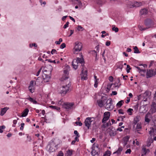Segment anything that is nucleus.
I'll list each match as a JSON object with an SVG mask.
<instances>
[{
    "mask_svg": "<svg viewBox=\"0 0 156 156\" xmlns=\"http://www.w3.org/2000/svg\"><path fill=\"white\" fill-rule=\"evenodd\" d=\"M144 24L146 26V27H143V26L141 25H138V27L140 30H145L147 29L152 28L154 25V22L151 19L147 18L144 20Z\"/></svg>",
    "mask_w": 156,
    "mask_h": 156,
    "instance_id": "1",
    "label": "nucleus"
},
{
    "mask_svg": "<svg viewBox=\"0 0 156 156\" xmlns=\"http://www.w3.org/2000/svg\"><path fill=\"white\" fill-rule=\"evenodd\" d=\"M105 105V108L109 111H111L114 108V106L112 103V100L111 98L107 99Z\"/></svg>",
    "mask_w": 156,
    "mask_h": 156,
    "instance_id": "2",
    "label": "nucleus"
},
{
    "mask_svg": "<svg viewBox=\"0 0 156 156\" xmlns=\"http://www.w3.org/2000/svg\"><path fill=\"white\" fill-rule=\"evenodd\" d=\"M82 48V44L80 42H76L75 43L74 53L77 54L80 51Z\"/></svg>",
    "mask_w": 156,
    "mask_h": 156,
    "instance_id": "3",
    "label": "nucleus"
},
{
    "mask_svg": "<svg viewBox=\"0 0 156 156\" xmlns=\"http://www.w3.org/2000/svg\"><path fill=\"white\" fill-rule=\"evenodd\" d=\"M70 86L69 84L66 86H63L60 88V93L62 96L65 95L69 90V87Z\"/></svg>",
    "mask_w": 156,
    "mask_h": 156,
    "instance_id": "4",
    "label": "nucleus"
},
{
    "mask_svg": "<svg viewBox=\"0 0 156 156\" xmlns=\"http://www.w3.org/2000/svg\"><path fill=\"white\" fill-rule=\"evenodd\" d=\"M142 3L140 2L136 1L130 2L128 4V7L130 8H136L141 6Z\"/></svg>",
    "mask_w": 156,
    "mask_h": 156,
    "instance_id": "5",
    "label": "nucleus"
},
{
    "mask_svg": "<svg viewBox=\"0 0 156 156\" xmlns=\"http://www.w3.org/2000/svg\"><path fill=\"white\" fill-rule=\"evenodd\" d=\"M107 99L106 97L103 96L101 99L97 100V102L98 106L101 108L103 107L105 105Z\"/></svg>",
    "mask_w": 156,
    "mask_h": 156,
    "instance_id": "6",
    "label": "nucleus"
},
{
    "mask_svg": "<svg viewBox=\"0 0 156 156\" xmlns=\"http://www.w3.org/2000/svg\"><path fill=\"white\" fill-rule=\"evenodd\" d=\"M73 103H64L63 105V108L69 110L73 108V106L74 105Z\"/></svg>",
    "mask_w": 156,
    "mask_h": 156,
    "instance_id": "7",
    "label": "nucleus"
},
{
    "mask_svg": "<svg viewBox=\"0 0 156 156\" xmlns=\"http://www.w3.org/2000/svg\"><path fill=\"white\" fill-rule=\"evenodd\" d=\"M156 74V73L154 70L152 69H147L146 73V77L147 78H148L152 77Z\"/></svg>",
    "mask_w": 156,
    "mask_h": 156,
    "instance_id": "8",
    "label": "nucleus"
},
{
    "mask_svg": "<svg viewBox=\"0 0 156 156\" xmlns=\"http://www.w3.org/2000/svg\"><path fill=\"white\" fill-rule=\"evenodd\" d=\"M91 118L87 117L86 118L84 121L85 125L88 129H89L90 126L91 125V123L92 121H91Z\"/></svg>",
    "mask_w": 156,
    "mask_h": 156,
    "instance_id": "9",
    "label": "nucleus"
},
{
    "mask_svg": "<svg viewBox=\"0 0 156 156\" xmlns=\"http://www.w3.org/2000/svg\"><path fill=\"white\" fill-rule=\"evenodd\" d=\"M110 116V112H105L104 114V118L102 120V122L105 123V122L108 120Z\"/></svg>",
    "mask_w": 156,
    "mask_h": 156,
    "instance_id": "10",
    "label": "nucleus"
},
{
    "mask_svg": "<svg viewBox=\"0 0 156 156\" xmlns=\"http://www.w3.org/2000/svg\"><path fill=\"white\" fill-rule=\"evenodd\" d=\"M75 62L76 64H78V63L81 64L82 67L84 66V60L83 58L77 57L76 59H74V62Z\"/></svg>",
    "mask_w": 156,
    "mask_h": 156,
    "instance_id": "11",
    "label": "nucleus"
},
{
    "mask_svg": "<svg viewBox=\"0 0 156 156\" xmlns=\"http://www.w3.org/2000/svg\"><path fill=\"white\" fill-rule=\"evenodd\" d=\"M87 71L86 70L85 71L83 70H82L81 73V80H86L87 79Z\"/></svg>",
    "mask_w": 156,
    "mask_h": 156,
    "instance_id": "12",
    "label": "nucleus"
},
{
    "mask_svg": "<svg viewBox=\"0 0 156 156\" xmlns=\"http://www.w3.org/2000/svg\"><path fill=\"white\" fill-rule=\"evenodd\" d=\"M42 76L44 81L46 82H48L51 78L50 76L45 73L43 74Z\"/></svg>",
    "mask_w": 156,
    "mask_h": 156,
    "instance_id": "13",
    "label": "nucleus"
},
{
    "mask_svg": "<svg viewBox=\"0 0 156 156\" xmlns=\"http://www.w3.org/2000/svg\"><path fill=\"white\" fill-rule=\"evenodd\" d=\"M116 66L117 69H119L122 71V68L123 67L122 62H119L117 63Z\"/></svg>",
    "mask_w": 156,
    "mask_h": 156,
    "instance_id": "14",
    "label": "nucleus"
},
{
    "mask_svg": "<svg viewBox=\"0 0 156 156\" xmlns=\"http://www.w3.org/2000/svg\"><path fill=\"white\" fill-rule=\"evenodd\" d=\"M9 108L7 107H4L1 108L0 115L1 116L3 115L6 112L7 110L9 109Z\"/></svg>",
    "mask_w": 156,
    "mask_h": 156,
    "instance_id": "15",
    "label": "nucleus"
},
{
    "mask_svg": "<svg viewBox=\"0 0 156 156\" xmlns=\"http://www.w3.org/2000/svg\"><path fill=\"white\" fill-rule=\"evenodd\" d=\"M109 134L110 136H114L116 135V132L115 129H113V128H112L110 130Z\"/></svg>",
    "mask_w": 156,
    "mask_h": 156,
    "instance_id": "16",
    "label": "nucleus"
},
{
    "mask_svg": "<svg viewBox=\"0 0 156 156\" xmlns=\"http://www.w3.org/2000/svg\"><path fill=\"white\" fill-rule=\"evenodd\" d=\"M140 119V117L139 115H137L134 118L133 123L134 125H136L139 122Z\"/></svg>",
    "mask_w": 156,
    "mask_h": 156,
    "instance_id": "17",
    "label": "nucleus"
},
{
    "mask_svg": "<svg viewBox=\"0 0 156 156\" xmlns=\"http://www.w3.org/2000/svg\"><path fill=\"white\" fill-rule=\"evenodd\" d=\"M151 116V114L150 113L148 112L146 115H145V121L147 123L149 122L150 121V119L149 118Z\"/></svg>",
    "mask_w": 156,
    "mask_h": 156,
    "instance_id": "18",
    "label": "nucleus"
},
{
    "mask_svg": "<svg viewBox=\"0 0 156 156\" xmlns=\"http://www.w3.org/2000/svg\"><path fill=\"white\" fill-rule=\"evenodd\" d=\"M148 12L147 10L145 8L142 9L140 11V14L141 15H146Z\"/></svg>",
    "mask_w": 156,
    "mask_h": 156,
    "instance_id": "19",
    "label": "nucleus"
},
{
    "mask_svg": "<svg viewBox=\"0 0 156 156\" xmlns=\"http://www.w3.org/2000/svg\"><path fill=\"white\" fill-rule=\"evenodd\" d=\"M29 111L28 108H26L23 112L21 116L22 117L26 116L27 115Z\"/></svg>",
    "mask_w": 156,
    "mask_h": 156,
    "instance_id": "20",
    "label": "nucleus"
},
{
    "mask_svg": "<svg viewBox=\"0 0 156 156\" xmlns=\"http://www.w3.org/2000/svg\"><path fill=\"white\" fill-rule=\"evenodd\" d=\"M142 155H146L147 153L149 152V150L148 149H146V148L143 147L142 149Z\"/></svg>",
    "mask_w": 156,
    "mask_h": 156,
    "instance_id": "21",
    "label": "nucleus"
},
{
    "mask_svg": "<svg viewBox=\"0 0 156 156\" xmlns=\"http://www.w3.org/2000/svg\"><path fill=\"white\" fill-rule=\"evenodd\" d=\"M26 99L28 100L29 101H30L31 102L33 103L34 104H37V101L30 97L26 98Z\"/></svg>",
    "mask_w": 156,
    "mask_h": 156,
    "instance_id": "22",
    "label": "nucleus"
},
{
    "mask_svg": "<svg viewBox=\"0 0 156 156\" xmlns=\"http://www.w3.org/2000/svg\"><path fill=\"white\" fill-rule=\"evenodd\" d=\"M64 73L65 75L66 76L64 78L63 77V78L64 80H66L68 78V76H67L69 74V71L68 69H65L64 70Z\"/></svg>",
    "mask_w": 156,
    "mask_h": 156,
    "instance_id": "23",
    "label": "nucleus"
},
{
    "mask_svg": "<svg viewBox=\"0 0 156 156\" xmlns=\"http://www.w3.org/2000/svg\"><path fill=\"white\" fill-rule=\"evenodd\" d=\"M151 109L153 112H156V104L155 103H153L151 105Z\"/></svg>",
    "mask_w": 156,
    "mask_h": 156,
    "instance_id": "24",
    "label": "nucleus"
},
{
    "mask_svg": "<svg viewBox=\"0 0 156 156\" xmlns=\"http://www.w3.org/2000/svg\"><path fill=\"white\" fill-rule=\"evenodd\" d=\"M53 144L54 143L53 142H52V143H51V145H48L47 146V147L49 148V150L50 151L53 152L55 151V149H53L52 147L54 146Z\"/></svg>",
    "mask_w": 156,
    "mask_h": 156,
    "instance_id": "25",
    "label": "nucleus"
},
{
    "mask_svg": "<svg viewBox=\"0 0 156 156\" xmlns=\"http://www.w3.org/2000/svg\"><path fill=\"white\" fill-rule=\"evenodd\" d=\"M133 49H134V53L138 54L140 53V52L139 51L137 46H135L133 48Z\"/></svg>",
    "mask_w": 156,
    "mask_h": 156,
    "instance_id": "26",
    "label": "nucleus"
},
{
    "mask_svg": "<svg viewBox=\"0 0 156 156\" xmlns=\"http://www.w3.org/2000/svg\"><path fill=\"white\" fill-rule=\"evenodd\" d=\"M78 64H76L75 63V62H74V60H73L72 62V65L73 68L75 69H76L78 68Z\"/></svg>",
    "mask_w": 156,
    "mask_h": 156,
    "instance_id": "27",
    "label": "nucleus"
},
{
    "mask_svg": "<svg viewBox=\"0 0 156 156\" xmlns=\"http://www.w3.org/2000/svg\"><path fill=\"white\" fill-rule=\"evenodd\" d=\"M141 128L142 126L141 123H137L136 127V130H140L141 129Z\"/></svg>",
    "mask_w": 156,
    "mask_h": 156,
    "instance_id": "28",
    "label": "nucleus"
},
{
    "mask_svg": "<svg viewBox=\"0 0 156 156\" xmlns=\"http://www.w3.org/2000/svg\"><path fill=\"white\" fill-rule=\"evenodd\" d=\"M123 103V100H121L119 101L118 103H117L116 105L119 107H120L122 105V103Z\"/></svg>",
    "mask_w": 156,
    "mask_h": 156,
    "instance_id": "29",
    "label": "nucleus"
},
{
    "mask_svg": "<svg viewBox=\"0 0 156 156\" xmlns=\"http://www.w3.org/2000/svg\"><path fill=\"white\" fill-rule=\"evenodd\" d=\"M49 107L50 108H51L53 109H56L57 110H59L60 109V108L59 107H58L56 106L51 105Z\"/></svg>",
    "mask_w": 156,
    "mask_h": 156,
    "instance_id": "30",
    "label": "nucleus"
},
{
    "mask_svg": "<svg viewBox=\"0 0 156 156\" xmlns=\"http://www.w3.org/2000/svg\"><path fill=\"white\" fill-rule=\"evenodd\" d=\"M77 29L79 31H83L84 29L80 25H78Z\"/></svg>",
    "mask_w": 156,
    "mask_h": 156,
    "instance_id": "31",
    "label": "nucleus"
},
{
    "mask_svg": "<svg viewBox=\"0 0 156 156\" xmlns=\"http://www.w3.org/2000/svg\"><path fill=\"white\" fill-rule=\"evenodd\" d=\"M122 150V147H119L118 150L116 151V152H117L118 154H119L121 153V152Z\"/></svg>",
    "mask_w": 156,
    "mask_h": 156,
    "instance_id": "32",
    "label": "nucleus"
},
{
    "mask_svg": "<svg viewBox=\"0 0 156 156\" xmlns=\"http://www.w3.org/2000/svg\"><path fill=\"white\" fill-rule=\"evenodd\" d=\"M5 128V127L4 125H2L0 126V133H2L3 130L2 129H4Z\"/></svg>",
    "mask_w": 156,
    "mask_h": 156,
    "instance_id": "33",
    "label": "nucleus"
},
{
    "mask_svg": "<svg viewBox=\"0 0 156 156\" xmlns=\"http://www.w3.org/2000/svg\"><path fill=\"white\" fill-rule=\"evenodd\" d=\"M139 103H137V104L133 106V108L136 111H137L138 109V108L139 107Z\"/></svg>",
    "mask_w": 156,
    "mask_h": 156,
    "instance_id": "34",
    "label": "nucleus"
},
{
    "mask_svg": "<svg viewBox=\"0 0 156 156\" xmlns=\"http://www.w3.org/2000/svg\"><path fill=\"white\" fill-rule=\"evenodd\" d=\"M28 89H29V90L30 91V92L31 93H33V92H34V87H30L29 86Z\"/></svg>",
    "mask_w": 156,
    "mask_h": 156,
    "instance_id": "35",
    "label": "nucleus"
},
{
    "mask_svg": "<svg viewBox=\"0 0 156 156\" xmlns=\"http://www.w3.org/2000/svg\"><path fill=\"white\" fill-rule=\"evenodd\" d=\"M111 155V152L109 151H106L105 154L103 156H110Z\"/></svg>",
    "mask_w": 156,
    "mask_h": 156,
    "instance_id": "36",
    "label": "nucleus"
},
{
    "mask_svg": "<svg viewBox=\"0 0 156 156\" xmlns=\"http://www.w3.org/2000/svg\"><path fill=\"white\" fill-rule=\"evenodd\" d=\"M112 30L114 31L115 32H117L119 31V29L117 27H115V26L112 28Z\"/></svg>",
    "mask_w": 156,
    "mask_h": 156,
    "instance_id": "37",
    "label": "nucleus"
},
{
    "mask_svg": "<svg viewBox=\"0 0 156 156\" xmlns=\"http://www.w3.org/2000/svg\"><path fill=\"white\" fill-rule=\"evenodd\" d=\"M90 53L92 54H94L96 57L97 56V52L95 50H93L91 51L90 52Z\"/></svg>",
    "mask_w": 156,
    "mask_h": 156,
    "instance_id": "38",
    "label": "nucleus"
},
{
    "mask_svg": "<svg viewBox=\"0 0 156 156\" xmlns=\"http://www.w3.org/2000/svg\"><path fill=\"white\" fill-rule=\"evenodd\" d=\"M57 156H64V154L62 151H59Z\"/></svg>",
    "mask_w": 156,
    "mask_h": 156,
    "instance_id": "39",
    "label": "nucleus"
},
{
    "mask_svg": "<svg viewBox=\"0 0 156 156\" xmlns=\"http://www.w3.org/2000/svg\"><path fill=\"white\" fill-rule=\"evenodd\" d=\"M72 151L70 150H69L67 151V154L71 156L72 154Z\"/></svg>",
    "mask_w": 156,
    "mask_h": 156,
    "instance_id": "40",
    "label": "nucleus"
},
{
    "mask_svg": "<svg viewBox=\"0 0 156 156\" xmlns=\"http://www.w3.org/2000/svg\"><path fill=\"white\" fill-rule=\"evenodd\" d=\"M129 138V137L128 136H126L124 139V141L126 142H128Z\"/></svg>",
    "mask_w": 156,
    "mask_h": 156,
    "instance_id": "41",
    "label": "nucleus"
},
{
    "mask_svg": "<svg viewBox=\"0 0 156 156\" xmlns=\"http://www.w3.org/2000/svg\"><path fill=\"white\" fill-rule=\"evenodd\" d=\"M69 23L68 22H67L66 24H65L64 26H63V28L64 29H66V28L69 26Z\"/></svg>",
    "mask_w": 156,
    "mask_h": 156,
    "instance_id": "42",
    "label": "nucleus"
},
{
    "mask_svg": "<svg viewBox=\"0 0 156 156\" xmlns=\"http://www.w3.org/2000/svg\"><path fill=\"white\" fill-rule=\"evenodd\" d=\"M66 46V44L65 43H62L60 46V48L61 49H63Z\"/></svg>",
    "mask_w": 156,
    "mask_h": 156,
    "instance_id": "43",
    "label": "nucleus"
},
{
    "mask_svg": "<svg viewBox=\"0 0 156 156\" xmlns=\"http://www.w3.org/2000/svg\"><path fill=\"white\" fill-rule=\"evenodd\" d=\"M133 110V109L132 108H129L127 110V112H129V115H132V111Z\"/></svg>",
    "mask_w": 156,
    "mask_h": 156,
    "instance_id": "44",
    "label": "nucleus"
},
{
    "mask_svg": "<svg viewBox=\"0 0 156 156\" xmlns=\"http://www.w3.org/2000/svg\"><path fill=\"white\" fill-rule=\"evenodd\" d=\"M151 141H150V140H148L147 142V147H149L151 145Z\"/></svg>",
    "mask_w": 156,
    "mask_h": 156,
    "instance_id": "45",
    "label": "nucleus"
},
{
    "mask_svg": "<svg viewBox=\"0 0 156 156\" xmlns=\"http://www.w3.org/2000/svg\"><path fill=\"white\" fill-rule=\"evenodd\" d=\"M75 124L77 125H79L80 126H81L82 125V123L80 122H78L76 121L75 122Z\"/></svg>",
    "mask_w": 156,
    "mask_h": 156,
    "instance_id": "46",
    "label": "nucleus"
},
{
    "mask_svg": "<svg viewBox=\"0 0 156 156\" xmlns=\"http://www.w3.org/2000/svg\"><path fill=\"white\" fill-rule=\"evenodd\" d=\"M24 125V123H21V126L20 128V129L21 130H23V126Z\"/></svg>",
    "mask_w": 156,
    "mask_h": 156,
    "instance_id": "47",
    "label": "nucleus"
},
{
    "mask_svg": "<svg viewBox=\"0 0 156 156\" xmlns=\"http://www.w3.org/2000/svg\"><path fill=\"white\" fill-rule=\"evenodd\" d=\"M74 133L76 135V136L78 137H80V135H79V133H78L77 131V130H75L74 132Z\"/></svg>",
    "mask_w": 156,
    "mask_h": 156,
    "instance_id": "48",
    "label": "nucleus"
},
{
    "mask_svg": "<svg viewBox=\"0 0 156 156\" xmlns=\"http://www.w3.org/2000/svg\"><path fill=\"white\" fill-rule=\"evenodd\" d=\"M110 44L111 42L110 41H107L106 42L105 45L107 46H109L110 45Z\"/></svg>",
    "mask_w": 156,
    "mask_h": 156,
    "instance_id": "49",
    "label": "nucleus"
},
{
    "mask_svg": "<svg viewBox=\"0 0 156 156\" xmlns=\"http://www.w3.org/2000/svg\"><path fill=\"white\" fill-rule=\"evenodd\" d=\"M45 60L48 61V62H50L54 63H56V62H55V60L52 61V60H51V59H46Z\"/></svg>",
    "mask_w": 156,
    "mask_h": 156,
    "instance_id": "50",
    "label": "nucleus"
},
{
    "mask_svg": "<svg viewBox=\"0 0 156 156\" xmlns=\"http://www.w3.org/2000/svg\"><path fill=\"white\" fill-rule=\"evenodd\" d=\"M30 47H37V45L35 43H32L31 44H30Z\"/></svg>",
    "mask_w": 156,
    "mask_h": 156,
    "instance_id": "51",
    "label": "nucleus"
},
{
    "mask_svg": "<svg viewBox=\"0 0 156 156\" xmlns=\"http://www.w3.org/2000/svg\"><path fill=\"white\" fill-rule=\"evenodd\" d=\"M29 86L30 87H34V82L33 81H30V85Z\"/></svg>",
    "mask_w": 156,
    "mask_h": 156,
    "instance_id": "52",
    "label": "nucleus"
},
{
    "mask_svg": "<svg viewBox=\"0 0 156 156\" xmlns=\"http://www.w3.org/2000/svg\"><path fill=\"white\" fill-rule=\"evenodd\" d=\"M57 52V51L56 50L53 49L51 50V53L52 55H53L55 53H56Z\"/></svg>",
    "mask_w": 156,
    "mask_h": 156,
    "instance_id": "53",
    "label": "nucleus"
},
{
    "mask_svg": "<svg viewBox=\"0 0 156 156\" xmlns=\"http://www.w3.org/2000/svg\"><path fill=\"white\" fill-rule=\"evenodd\" d=\"M97 4L99 5H102V2L101 0H98L97 1Z\"/></svg>",
    "mask_w": 156,
    "mask_h": 156,
    "instance_id": "54",
    "label": "nucleus"
},
{
    "mask_svg": "<svg viewBox=\"0 0 156 156\" xmlns=\"http://www.w3.org/2000/svg\"><path fill=\"white\" fill-rule=\"evenodd\" d=\"M98 81L97 80H94V86L96 88L98 86Z\"/></svg>",
    "mask_w": 156,
    "mask_h": 156,
    "instance_id": "55",
    "label": "nucleus"
},
{
    "mask_svg": "<svg viewBox=\"0 0 156 156\" xmlns=\"http://www.w3.org/2000/svg\"><path fill=\"white\" fill-rule=\"evenodd\" d=\"M131 151L130 149H128L126 151L125 153L126 154H130L131 152Z\"/></svg>",
    "mask_w": 156,
    "mask_h": 156,
    "instance_id": "56",
    "label": "nucleus"
},
{
    "mask_svg": "<svg viewBox=\"0 0 156 156\" xmlns=\"http://www.w3.org/2000/svg\"><path fill=\"white\" fill-rule=\"evenodd\" d=\"M41 69H42V68H41L37 72V73L36 74V76H38L39 75V74H40V72H41Z\"/></svg>",
    "mask_w": 156,
    "mask_h": 156,
    "instance_id": "57",
    "label": "nucleus"
},
{
    "mask_svg": "<svg viewBox=\"0 0 156 156\" xmlns=\"http://www.w3.org/2000/svg\"><path fill=\"white\" fill-rule=\"evenodd\" d=\"M154 131L153 129H152L149 131V134L151 135L154 133Z\"/></svg>",
    "mask_w": 156,
    "mask_h": 156,
    "instance_id": "58",
    "label": "nucleus"
},
{
    "mask_svg": "<svg viewBox=\"0 0 156 156\" xmlns=\"http://www.w3.org/2000/svg\"><path fill=\"white\" fill-rule=\"evenodd\" d=\"M113 78L112 76H110L109 77V80L110 82H112L113 80Z\"/></svg>",
    "mask_w": 156,
    "mask_h": 156,
    "instance_id": "59",
    "label": "nucleus"
},
{
    "mask_svg": "<svg viewBox=\"0 0 156 156\" xmlns=\"http://www.w3.org/2000/svg\"><path fill=\"white\" fill-rule=\"evenodd\" d=\"M106 126L107 127H108L109 126H110L111 125V123L110 121H109L108 122H107L106 124Z\"/></svg>",
    "mask_w": 156,
    "mask_h": 156,
    "instance_id": "60",
    "label": "nucleus"
},
{
    "mask_svg": "<svg viewBox=\"0 0 156 156\" xmlns=\"http://www.w3.org/2000/svg\"><path fill=\"white\" fill-rule=\"evenodd\" d=\"M123 110L122 109H120L119 110V114H123L124 112H123Z\"/></svg>",
    "mask_w": 156,
    "mask_h": 156,
    "instance_id": "61",
    "label": "nucleus"
},
{
    "mask_svg": "<svg viewBox=\"0 0 156 156\" xmlns=\"http://www.w3.org/2000/svg\"><path fill=\"white\" fill-rule=\"evenodd\" d=\"M109 34L108 33H106V34H102L101 35V37L102 38H104L105 37V36H108Z\"/></svg>",
    "mask_w": 156,
    "mask_h": 156,
    "instance_id": "62",
    "label": "nucleus"
},
{
    "mask_svg": "<svg viewBox=\"0 0 156 156\" xmlns=\"http://www.w3.org/2000/svg\"><path fill=\"white\" fill-rule=\"evenodd\" d=\"M148 92H146L144 94V96H147L148 95Z\"/></svg>",
    "mask_w": 156,
    "mask_h": 156,
    "instance_id": "63",
    "label": "nucleus"
},
{
    "mask_svg": "<svg viewBox=\"0 0 156 156\" xmlns=\"http://www.w3.org/2000/svg\"><path fill=\"white\" fill-rule=\"evenodd\" d=\"M69 18L71 20H72L74 22H75V19L73 17H72L71 16H69Z\"/></svg>",
    "mask_w": 156,
    "mask_h": 156,
    "instance_id": "64",
    "label": "nucleus"
}]
</instances>
